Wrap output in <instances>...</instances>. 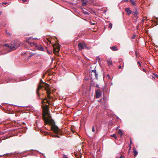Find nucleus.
Returning a JSON list of instances; mask_svg holds the SVG:
<instances>
[{"instance_id": "1", "label": "nucleus", "mask_w": 158, "mask_h": 158, "mask_svg": "<svg viewBox=\"0 0 158 158\" xmlns=\"http://www.w3.org/2000/svg\"><path fill=\"white\" fill-rule=\"evenodd\" d=\"M4 50L7 51V52L5 53H2V54H6L8 52L16 49L18 47L15 44H5L3 46Z\"/></svg>"}, {"instance_id": "2", "label": "nucleus", "mask_w": 158, "mask_h": 158, "mask_svg": "<svg viewBox=\"0 0 158 158\" xmlns=\"http://www.w3.org/2000/svg\"><path fill=\"white\" fill-rule=\"evenodd\" d=\"M49 110L46 108L44 110L43 114V118L46 124L50 123V121L46 118V115H48Z\"/></svg>"}, {"instance_id": "3", "label": "nucleus", "mask_w": 158, "mask_h": 158, "mask_svg": "<svg viewBox=\"0 0 158 158\" xmlns=\"http://www.w3.org/2000/svg\"><path fill=\"white\" fill-rule=\"evenodd\" d=\"M31 46H34L35 47H36L39 50L42 51H43L44 50V48L41 45H39V44L36 43H32L31 44Z\"/></svg>"}, {"instance_id": "4", "label": "nucleus", "mask_w": 158, "mask_h": 158, "mask_svg": "<svg viewBox=\"0 0 158 158\" xmlns=\"http://www.w3.org/2000/svg\"><path fill=\"white\" fill-rule=\"evenodd\" d=\"M44 84L45 85L46 87L45 88V89L47 91V93L48 94V97L50 98H51L50 96V94H51V91L49 89V85L46 83H44Z\"/></svg>"}, {"instance_id": "5", "label": "nucleus", "mask_w": 158, "mask_h": 158, "mask_svg": "<svg viewBox=\"0 0 158 158\" xmlns=\"http://www.w3.org/2000/svg\"><path fill=\"white\" fill-rule=\"evenodd\" d=\"M51 130L55 133H57L60 132V130L58 127L55 125H52L51 127Z\"/></svg>"}, {"instance_id": "6", "label": "nucleus", "mask_w": 158, "mask_h": 158, "mask_svg": "<svg viewBox=\"0 0 158 158\" xmlns=\"http://www.w3.org/2000/svg\"><path fill=\"white\" fill-rule=\"evenodd\" d=\"M53 52L54 53L56 54L58 53L60 50V47L58 45H56V44L53 45Z\"/></svg>"}, {"instance_id": "7", "label": "nucleus", "mask_w": 158, "mask_h": 158, "mask_svg": "<svg viewBox=\"0 0 158 158\" xmlns=\"http://www.w3.org/2000/svg\"><path fill=\"white\" fill-rule=\"evenodd\" d=\"M101 91L99 89H97L95 93V97L96 98H99L102 95Z\"/></svg>"}, {"instance_id": "8", "label": "nucleus", "mask_w": 158, "mask_h": 158, "mask_svg": "<svg viewBox=\"0 0 158 158\" xmlns=\"http://www.w3.org/2000/svg\"><path fill=\"white\" fill-rule=\"evenodd\" d=\"M84 43L82 44V43H79L78 44V46L79 48V50L81 51L83 49L85 48Z\"/></svg>"}, {"instance_id": "9", "label": "nucleus", "mask_w": 158, "mask_h": 158, "mask_svg": "<svg viewBox=\"0 0 158 158\" xmlns=\"http://www.w3.org/2000/svg\"><path fill=\"white\" fill-rule=\"evenodd\" d=\"M107 64L109 67L113 65V63L111 59H109L107 60Z\"/></svg>"}, {"instance_id": "10", "label": "nucleus", "mask_w": 158, "mask_h": 158, "mask_svg": "<svg viewBox=\"0 0 158 158\" xmlns=\"http://www.w3.org/2000/svg\"><path fill=\"white\" fill-rule=\"evenodd\" d=\"M125 11L127 12V14L129 15L131 13V11L128 8L125 9Z\"/></svg>"}, {"instance_id": "11", "label": "nucleus", "mask_w": 158, "mask_h": 158, "mask_svg": "<svg viewBox=\"0 0 158 158\" xmlns=\"http://www.w3.org/2000/svg\"><path fill=\"white\" fill-rule=\"evenodd\" d=\"M31 39V38L30 37V38H28L26 40V42L27 43H28V44H30L31 45V44L32 43H33V42H31V41H30V40Z\"/></svg>"}, {"instance_id": "12", "label": "nucleus", "mask_w": 158, "mask_h": 158, "mask_svg": "<svg viewBox=\"0 0 158 158\" xmlns=\"http://www.w3.org/2000/svg\"><path fill=\"white\" fill-rule=\"evenodd\" d=\"M110 49L113 51H115L118 50V49L115 46H112L110 47Z\"/></svg>"}, {"instance_id": "13", "label": "nucleus", "mask_w": 158, "mask_h": 158, "mask_svg": "<svg viewBox=\"0 0 158 158\" xmlns=\"http://www.w3.org/2000/svg\"><path fill=\"white\" fill-rule=\"evenodd\" d=\"M43 87V86L42 85H39L38 86V88L37 89V90H36V92L38 94V91L40 89H41L42 87Z\"/></svg>"}, {"instance_id": "14", "label": "nucleus", "mask_w": 158, "mask_h": 158, "mask_svg": "<svg viewBox=\"0 0 158 158\" xmlns=\"http://www.w3.org/2000/svg\"><path fill=\"white\" fill-rule=\"evenodd\" d=\"M49 135H50V136L53 137H59V136L57 135H54L53 134H49Z\"/></svg>"}, {"instance_id": "15", "label": "nucleus", "mask_w": 158, "mask_h": 158, "mask_svg": "<svg viewBox=\"0 0 158 158\" xmlns=\"http://www.w3.org/2000/svg\"><path fill=\"white\" fill-rule=\"evenodd\" d=\"M130 2H131V4L133 5H135V3L134 1L133 0H130Z\"/></svg>"}, {"instance_id": "16", "label": "nucleus", "mask_w": 158, "mask_h": 158, "mask_svg": "<svg viewBox=\"0 0 158 158\" xmlns=\"http://www.w3.org/2000/svg\"><path fill=\"white\" fill-rule=\"evenodd\" d=\"M133 152L134 156H136L138 154L137 151L136 150H135Z\"/></svg>"}, {"instance_id": "17", "label": "nucleus", "mask_w": 158, "mask_h": 158, "mask_svg": "<svg viewBox=\"0 0 158 158\" xmlns=\"http://www.w3.org/2000/svg\"><path fill=\"white\" fill-rule=\"evenodd\" d=\"M118 133L121 134V135H123V134L122 133V131L121 130L119 129V131H118Z\"/></svg>"}, {"instance_id": "18", "label": "nucleus", "mask_w": 158, "mask_h": 158, "mask_svg": "<svg viewBox=\"0 0 158 158\" xmlns=\"http://www.w3.org/2000/svg\"><path fill=\"white\" fill-rule=\"evenodd\" d=\"M110 136L111 137H113L115 139H116L117 138V137H116V135L115 134H113V135H111Z\"/></svg>"}, {"instance_id": "19", "label": "nucleus", "mask_w": 158, "mask_h": 158, "mask_svg": "<svg viewBox=\"0 0 158 158\" xmlns=\"http://www.w3.org/2000/svg\"><path fill=\"white\" fill-rule=\"evenodd\" d=\"M47 117H46V118L47 119H48L49 120V118H51V116L49 114H48V115H46Z\"/></svg>"}, {"instance_id": "20", "label": "nucleus", "mask_w": 158, "mask_h": 158, "mask_svg": "<svg viewBox=\"0 0 158 158\" xmlns=\"http://www.w3.org/2000/svg\"><path fill=\"white\" fill-rule=\"evenodd\" d=\"M112 24L111 23H109V27L110 28V29H111L112 28Z\"/></svg>"}, {"instance_id": "21", "label": "nucleus", "mask_w": 158, "mask_h": 158, "mask_svg": "<svg viewBox=\"0 0 158 158\" xmlns=\"http://www.w3.org/2000/svg\"><path fill=\"white\" fill-rule=\"evenodd\" d=\"M153 75L155 77L157 78H158V76L157 75V74H156V73H153Z\"/></svg>"}, {"instance_id": "22", "label": "nucleus", "mask_w": 158, "mask_h": 158, "mask_svg": "<svg viewBox=\"0 0 158 158\" xmlns=\"http://www.w3.org/2000/svg\"><path fill=\"white\" fill-rule=\"evenodd\" d=\"M84 46H85V49H89V48L87 47L86 46V45L85 44H84Z\"/></svg>"}, {"instance_id": "23", "label": "nucleus", "mask_w": 158, "mask_h": 158, "mask_svg": "<svg viewBox=\"0 0 158 158\" xmlns=\"http://www.w3.org/2000/svg\"><path fill=\"white\" fill-rule=\"evenodd\" d=\"M87 3L86 2H83L82 3V5L83 6H85L86 5Z\"/></svg>"}, {"instance_id": "24", "label": "nucleus", "mask_w": 158, "mask_h": 158, "mask_svg": "<svg viewBox=\"0 0 158 158\" xmlns=\"http://www.w3.org/2000/svg\"><path fill=\"white\" fill-rule=\"evenodd\" d=\"M94 75H95V76L96 78L97 79H98V74H97L96 72L95 73H94Z\"/></svg>"}, {"instance_id": "25", "label": "nucleus", "mask_w": 158, "mask_h": 158, "mask_svg": "<svg viewBox=\"0 0 158 158\" xmlns=\"http://www.w3.org/2000/svg\"><path fill=\"white\" fill-rule=\"evenodd\" d=\"M84 13L85 15H88L89 14V13L88 12L86 11L84 12Z\"/></svg>"}, {"instance_id": "26", "label": "nucleus", "mask_w": 158, "mask_h": 158, "mask_svg": "<svg viewBox=\"0 0 158 158\" xmlns=\"http://www.w3.org/2000/svg\"><path fill=\"white\" fill-rule=\"evenodd\" d=\"M92 72L94 73L96 72V70L94 69L92 70Z\"/></svg>"}, {"instance_id": "27", "label": "nucleus", "mask_w": 158, "mask_h": 158, "mask_svg": "<svg viewBox=\"0 0 158 158\" xmlns=\"http://www.w3.org/2000/svg\"><path fill=\"white\" fill-rule=\"evenodd\" d=\"M45 99H44L42 100V103L43 104V103H45Z\"/></svg>"}, {"instance_id": "28", "label": "nucleus", "mask_w": 158, "mask_h": 158, "mask_svg": "<svg viewBox=\"0 0 158 158\" xmlns=\"http://www.w3.org/2000/svg\"><path fill=\"white\" fill-rule=\"evenodd\" d=\"M92 131L93 132H94L95 131L94 128V126H93V127H92Z\"/></svg>"}, {"instance_id": "29", "label": "nucleus", "mask_w": 158, "mask_h": 158, "mask_svg": "<svg viewBox=\"0 0 158 158\" xmlns=\"http://www.w3.org/2000/svg\"><path fill=\"white\" fill-rule=\"evenodd\" d=\"M63 158H68L66 155H64L63 156Z\"/></svg>"}, {"instance_id": "30", "label": "nucleus", "mask_w": 158, "mask_h": 158, "mask_svg": "<svg viewBox=\"0 0 158 158\" xmlns=\"http://www.w3.org/2000/svg\"><path fill=\"white\" fill-rule=\"evenodd\" d=\"M124 2H129L128 0H123Z\"/></svg>"}, {"instance_id": "31", "label": "nucleus", "mask_w": 158, "mask_h": 158, "mask_svg": "<svg viewBox=\"0 0 158 158\" xmlns=\"http://www.w3.org/2000/svg\"><path fill=\"white\" fill-rule=\"evenodd\" d=\"M27 0H22L23 3H25L27 1Z\"/></svg>"}, {"instance_id": "32", "label": "nucleus", "mask_w": 158, "mask_h": 158, "mask_svg": "<svg viewBox=\"0 0 158 158\" xmlns=\"http://www.w3.org/2000/svg\"><path fill=\"white\" fill-rule=\"evenodd\" d=\"M143 72H146V70L143 68Z\"/></svg>"}, {"instance_id": "33", "label": "nucleus", "mask_w": 158, "mask_h": 158, "mask_svg": "<svg viewBox=\"0 0 158 158\" xmlns=\"http://www.w3.org/2000/svg\"><path fill=\"white\" fill-rule=\"evenodd\" d=\"M138 64H139V66H141V65L140 62L139 61H138Z\"/></svg>"}, {"instance_id": "34", "label": "nucleus", "mask_w": 158, "mask_h": 158, "mask_svg": "<svg viewBox=\"0 0 158 158\" xmlns=\"http://www.w3.org/2000/svg\"><path fill=\"white\" fill-rule=\"evenodd\" d=\"M90 24L91 25H94V24L95 23H93L92 22H91L90 21Z\"/></svg>"}, {"instance_id": "35", "label": "nucleus", "mask_w": 158, "mask_h": 158, "mask_svg": "<svg viewBox=\"0 0 158 158\" xmlns=\"http://www.w3.org/2000/svg\"><path fill=\"white\" fill-rule=\"evenodd\" d=\"M134 15H137L138 13L137 11H135L134 12Z\"/></svg>"}, {"instance_id": "36", "label": "nucleus", "mask_w": 158, "mask_h": 158, "mask_svg": "<svg viewBox=\"0 0 158 158\" xmlns=\"http://www.w3.org/2000/svg\"><path fill=\"white\" fill-rule=\"evenodd\" d=\"M71 131L72 132H73V133H74L75 132V131H74L73 130H72V129H71Z\"/></svg>"}, {"instance_id": "37", "label": "nucleus", "mask_w": 158, "mask_h": 158, "mask_svg": "<svg viewBox=\"0 0 158 158\" xmlns=\"http://www.w3.org/2000/svg\"><path fill=\"white\" fill-rule=\"evenodd\" d=\"M95 84L94 83L91 84V85L93 86H94Z\"/></svg>"}, {"instance_id": "38", "label": "nucleus", "mask_w": 158, "mask_h": 158, "mask_svg": "<svg viewBox=\"0 0 158 158\" xmlns=\"http://www.w3.org/2000/svg\"><path fill=\"white\" fill-rule=\"evenodd\" d=\"M46 100V101L45 102V103H48V100H46V99H45V100Z\"/></svg>"}, {"instance_id": "39", "label": "nucleus", "mask_w": 158, "mask_h": 158, "mask_svg": "<svg viewBox=\"0 0 158 158\" xmlns=\"http://www.w3.org/2000/svg\"><path fill=\"white\" fill-rule=\"evenodd\" d=\"M121 66L120 65H119L118 66V68L119 69H121Z\"/></svg>"}, {"instance_id": "40", "label": "nucleus", "mask_w": 158, "mask_h": 158, "mask_svg": "<svg viewBox=\"0 0 158 158\" xmlns=\"http://www.w3.org/2000/svg\"><path fill=\"white\" fill-rule=\"evenodd\" d=\"M96 86L97 87H99V85L98 84H97Z\"/></svg>"}, {"instance_id": "41", "label": "nucleus", "mask_w": 158, "mask_h": 158, "mask_svg": "<svg viewBox=\"0 0 158 158\" xmlns=\"http://www.w3.org/2000/svg\"><path fill=\"white\" fill-rule=\"evenodd\" d=\"M102 100V99H101L100 100L98 101V102H101Z\"/></svg>"}, {"instance_id": "42", "label": "nucleus", "mask_w": 158, "mask_h": 158, "mask_svg": "<svg viewBox=\"0 0 158 158\" xmlns=\"http://www.w3.org/2000/svg\"><path fill=\"white\" fill-rule=\"evenodd\" d=\"M156 21H158V18H156Z\"/></svg>"}, {"instance_id": "43", "label": "nucleus", "mask_w": 158, "mask_h": 158, "mask_svg": "<svg viewBox=\"0 0 158 158\" xmlns=\"http://www.w3.org/2000/svg\"><path fill=\"white\" fill-rule=\"evenodd\" d=\"M3 3L5 5H6L7 3L6 2H5V3Z\"/></svg>"}, {"instance_id": "44", "label": "nucleus", "mask_w": 158, "mask_h": 158, "mask_svg": "<svg viewBox=\"0 0 158 158\" xmlns=\"http://www.w3.org/2000/svg\"><path fill=\"white\" fill-rule=\"evenodd\" d=\"M119 158H123V157L122 156H121Z\"/></svg>"}, {"instance_id": "45", "label": "nucleus", "mask_w": 158, "mask_h": 158, "mask_svg": "<svg viewBox=\"0 0 158 158\" xmlns=\"http://www.w3.org/2000/svg\"><path fill=\"white\" fill-rule=\"evenodd\" d=\"M130 143H131V144L132 143V141H131H131H130Z\"/></svg>"}, {"instance_id": "46", "label": "nucleus", "mask_w": 158, "mask_h": 158, "mask_svg": "<svg viewBox=\"0 0 158 158\" xmlns=\"http://www.w3.org/2000/svg\"><path fill=\"white\" fill-rule=\"evenodd\" d=\"M1 14H2V12L0 11V15H1Z\"/></svg>"}, {"instance_id": "47", "label": "nucleus", "mask_w": 158, "mask_h": 158, "mask_svg": "<svg viewBox=\"0 0 158 158\" xmlns=\"http://www.w3.org/2000/svg\"><path fill=\"white\" fill-rule=\"evenodd\" d=\"M6 33H7V34L8 35H9V34L8 33H7V32H6Z\"/></svg>"}, {"instance_id": "48", "label": "nucleus", "mask_w": 158, "mask_h": 158, "mask_svg": "<svg viewBox=\"0 0 158 158\" xmlns=\"http://www.w3.org/2000/svg\"><path fill=\"white\" fill-rule=\"evenodd\" d=\"M153 77V78H154V77Z\"/></svg>"}, {"instance_id": "49", "label": "nucleus", "mask_w": 158, "mask_h": 158, "mask_svg": "<svg viewBox=\"0 0 158 158\" xmlns=\"http://www.w3.org/2000/svg\"><path fill=\"white\" fill-rule=\"evenodd\" d=\"M41 82H42V80H41Z\"/></svg>"}, {"instance_id": "50", "label": "nucleus", "mask_w": 158, "mask_h": 158, "mask_svg": "<svg viewBox=\"0 0 158 158\" xmlns=\"http://www.w3.org/2000/svg\"><path fill=\"white\" fill-rule=\"evenodd\" d=\"M134 38V37H133L132 38V39H133Z\"/></svg>"}, {"instance_id": "51", "label": "nucleus", "mask_w": 158, "mask_h": 158, "mask_svg": "<svg viewBox=\"0 0 158 158\" xmlns=\"http://www.w3.org/2000/svg\"><path fill=\"white\" fill-rule=\"evenodd\" d=\"M134 38V37H133L132 38V39H133Z\"/></svg>"}, {"instance_id": "52", "label": "nucleus", "mask_w": 158, "mask_h": 158, "mask_svg": "<svg viewBox=\"0 0 158 158\" xmlns=\"http://www.w3.org/2000/svg\"><path fill=\"white\" fill-rule=\"evenodd\" d=\"M45 134V133H44V135Z\"/></svg>"}, {"instance_id": "53", "label": "nucleus", "mask_w": 158, "mask_h": 158, "mask_svg": "<svg viewBox=\"0 0 158 158\" xmlns=\"http://www.w3.org/2000/svg\"><path fill=\"white\" fill-rule=\"evenodd\" d=\"M45 134V133H44V135Z\"/></svg>"}]
</instances>
